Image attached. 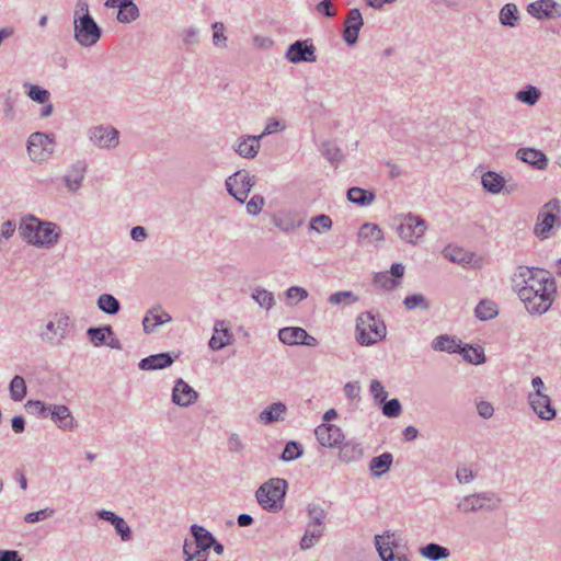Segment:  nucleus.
Returning a JSON list of instances; mask_svg holds the SVG:
<instances>
[{
    "label": "nucleus",
    "instance_id": "f257e3e1",
    "mask_svg": "<svg viewBox=\"0 0 561 561\" xmlns=\"http://www.w3.org/2000/svg\"><path fill=\"white\" fill-rule=\"evenodd\" d=\"M513 282L519 299L530 314L540 316L551 308L557 294V285L549 272L518 266Z\"/></svg>",
    "mask_w": 561,
    "mask_h": 561
},
{
    "label": "nucleus",
    "instance_id": "f03ea898",
    "mask_svg": "<svg viewBox=\"0 0 561 561\" xmlns=\"http://www.w3.org/2000/svg\"><path fill=\"white\" fill-rule=\"evenodd\" d=\"M18 231L23 241L37 248H51L60 238V228L56 224L32 215L21 219Z\"/></svg>",
    "mask_w": 561,
    "mask_h": 561
},
{
    "label": "nucleus",
    "instance_id": "7ed1b4c3",
    "mask_svg": "<svg viewBox=\"0 0 561 561\" xmlns=\"http://www.w3.org/2000/svg\"><path fill=\"white\" fill-rule=\"evenodd\" d=\"M76 323L72 317L65 310L50 313L45 323L39 328L38 337L42 343L51 346H62L72 337Z\"/></svg>",
    "mask_w": 561,
    "mask_h": 561
},
{
    "label": "nucleus",
    "instance_id": "20e7f679",
    "mask_svg": "<svg viewBox=\"0 0 561 561\" xmlns=\"http://www.w3.org/2000/svg\"><path fill=\"white\" fill-rule=\"evenodd\" d=\"M287 488L285 479L272 478L259 486L255 492L256 501L263 510L277 513L284 506Z\"/></svg>",
    "mask_w": 561,
    "mask_h": 561
},
{
    "label": "nucleus",
    "instance_id": "39448f33",
    "mask_svg": "<svg viewBox=\"0 0 561 561\" xmlns=\"http://www.w3.org/2000/svg\"><path fill=\"white\" fill-rule=\"evenodd\" d=\"M387 334L385 322L371 312H363L356 320V341L360 345H373Z\"/></svg>",
    "mask_w": 561,
    "mask_h": 561
},
{
    "label": "nucleus",
    "instance_id": "423d86ee",
    "mask_svg": "<svg viewBox=\"0 0 561 561\" xmlns=\"http://www.w3.org/2000/svg\"><path fill=\"white\" fill-rule=\"evenodd\" d=\"M55 149L56 137L54 134L34 131L26 139V153L33 163H46L53 158Z\"/></svg>",
    "mask_w": 561,
    "mask_h": 561
},
{
    "label": "nucleus",
    "instance_id": "0eeeda50",
    "mask_svg": "<svg viewBox=\"0 0 561 561\" xmlns=\"http://www.w3.org/2000/svg\"><path fill=\"white\" fill-rule=\"evenodd\" d=\"M501 496L493 491H483L462 496L457 503V511L468 514L480 511L493 512L500 508Z\"/></svg>",
    "mask_w": 561,
    "mask_h": 561
},
{
    "label": "nucleus",
    "instance_id": "6e6552de",
    "mask_svg": "<svg viewBox=\"0 0 561 561\" xmlns=\"http://www.w3.org/2000/svg\"><path fill=\"white\" fill-rule=\"evenodd\" d=\"M426 230V221L421 216L412 213L404 215L397 226L399 237L410 244H416L422 239Z\"/></svg>",
    "mask_w": 561,
    "mask_h": 561
},
{
    "label": "nucleus",
    "instance_id": "1a4fd4ad",
    "mask_svg": "<svg viewBox=\"0 0 561 561\" xmlns=\"http://www.w3.org/2000/svg\"><path fill=\"white\" fill-rule=\"evenodd\" d=\"M227 192L234 199L243 204L252 187L255 185V179L247 170H239L228 176L225 181Z\"/></svg>",
    "mask_w": 561,
    "mask_h": 561
},
{
    "label": "nucleus",
    "instance_id": "9d476101",
    "mask_svg": "<svg viewBox=\"0 0 561 561\" xmlns=\"http://www.w3.org/2000/svg\"><path fill=\"white\" fill-rule=\"evenodd\" d=\"M87 137L92 146L102 150H112L119 145V131L112 125L92 126Z\"/></svg>",
    "mask_w": 561,
    "mask_h": 561
},
{
    "label": "nucleus",
    "instance_id": "9b49d317",
    "mask_svg": "<svg viewBox=\"0 0 561 561\" xmlns=\"http://www.w3.org/2000/svg\"><path fill=\"white\" fill-rule=\"evenodd\" d=\"M102 36V28L93 18L73 21V38L82 47H92Z\"/></svg>",
    "mask_w": 561,
    "mask_h": 561
},
{
    "label": "nucleus",
    "instance_id": "f8f14e48",
    "mask_svg": "<svg viewBox=\"0 0 561 561\" xmlns=\"http://www.w3.org/2000/svg\"><path fill=\"white\" fill-rule=\"evenodd\" d=\"M561 213V202L552 198L546 203L539 211L538 224L535 227V233L540 239H547L559 219Z\"/></svg>",
    "mask_w": 561,
    "mask_h": 561
},
{
    "label": "nucleus",
    "instance_id": "ddd939ff",
    "mask_svg": "<svg viewBox=\"0 0 561 561\" xmlns=\"http://www.w3.org/2000/svg\"><path fill=\"white\" fill-rule=\"evenodd\" d=\"M306 214L295 208H282L271 218L272 224L288 234L304 226Z\"/></svg>",
    "mask_w": 561,
    "mask_h": 561
},
{
    "label": "nucleus",
    "instance_id": "4468645a",
    "mask_svg": "<svg viewBox=\"0 0 561 561\" xmlns=\"http://www.w3.org/2000/svg\"><path fill=\"white\" fill-rule=\"evenodd\" d=\"M285 57L291 64L316 62V46L311 39H299L290 44Z\"/></svg>",
    "mask_w": 561,
    "mask_h": 561
},
{
    "label": "nucleus",
    "instance_id": "2eb2a0df",
    "mask_svg": "<svg viewBox=\"0 0 561 561\" xmlns=\"http://www.w3.org/2000/svg\"><path fill=\"white\" fill-rule=\"evenodd\" d=\"M394 535L391 531H385L382 535L374 537V543L381 561H411L407 554L394 553L396 543L391 540Z\"/></svg>",
    "mask_w": 561,
    "mask_h": 561
},
{
    "label": "nucleus",
    "instance_id": "dca6fc26",
    "mask_svg": "<svg viewBox=\"0 0 561 561\" xmlns=\"http://www.w3.org/2000/svg\"><path fill=\"white\" fill-rule=\"evenodd\" d=\"M526 10L529 15L539 21L561 18V3L554 0H537L530 2Z\"/></svg>",
    "mask_w": 561,
    "mask_h": 561
},
{
    "label": "nucleus",
    "instance_id": "f3484780",
    "mask_svg": "<svg viewBox=\"0 0 561 561\" xmlns=\"http://www.w3.org/2000/svg\"><path fill=\"white\" fill-rule=\"evenodd\" d=\"M87 334L95 347L106 345L113 350H122L119 340L108 324L99 328H89Z\"/></svg>",
    "mask_w": 561,
    "mask_h": 561
},
{
    "label": "nucleus",
    "instance_id": "a211bd4d",
    "mask_svg": "<svg viewBox=\"0 0 561 561\" xmlns=\"http://www.w3.org/2000/svg\"><path fill=\"white\" fill-rule=\"evenodd\" d=\"M198 396V392L182 378L174 381L171 400L175 405L181 408L191 407L197 401Z\"/></svg>",
    "mask_w": 561,
    "mask_h": 561
},
{
    "label": "nucleus",
    "instance_id": "6ab92c4d",
    "mask_svg": "<svg viewBox=\"0 0 561 561\" xmlns=\"http://www.w3.org/2000/svg\"><path fill=\"white\" fill-rule=\"evenodd\" d=\"M314 435L319 444L327 448L339 446L344 438L342 430L333 424L318 425L314 430Z\"/></svg>",
    "mask_w": 561,
    "mask_h": 561
},
{
    "label": "nucleus",
    "instance_id": "aec40b11",
    "mask_svg": "<svg viewBox=\"0 0 561 561\" xmlns=\"http://www.w3.org/2000/svg\"><path fill=\"white\" fill-rule=\"evenodd\" d=\"M48 416L61 431L72 432L78 427L70 409L65 404H51Z\"/></svg>",
    "mask_w": 561,
    "mask_h": 561
},
{
    "label": "nucleus",
    "instance_id": "412c9836",
    "mask_svg": "<svg viewBox=\"0 0 561 561\" xmlns=\"http://www.w3.org/2000/svg\"><path fill=\"white\" fill-rule=\"evenodd\" d=\"M528 403L534 413L542 421H551L557 415V410L552 405V400L548 393L539 396H527Z\"/></svg>",
    "mask_w": 561,
    "mask_h": 561
},
{
    "label": "nucleus",
    "instance_id": "4be33fe9",
    "mask_svg": "<svg viewBox=\"0 0 561 561\" xmlns=\"http://www.w3.org/2000/svg\"><path fill=\"white\" fill-rule=\"evenodd\" d=\"M364 25L362 13L358 9H351L344 22L343 39L348 45L357 43L358 33Z\"/></svg>",
    "mask_w": 561,
    "mask_h": 561
},
{
    "label": "nucleus",
    "instance_id": "5701e85b",
    "mask_svg": "<svg viewBox=\"0 0 561 561\" xmlns=\"http://www.w3.org/2000/svg\"><path fill=\"white\" fill-rule=\"evenodd\" d=\"M171 321L172 317L165 312L161 306H154L146 312L142 319L144 331L150 334L154 332L158 327Z\"/></svg>",
    "mask_w": 561,
    "mask_h": 561
},
{
    "label": "nucleus",
    "instance_id": "b1692460",
    "mask_svg": "<svg viewBox=\"0 0 561 561\" xmlns=\"http://www.w3.org/2000/svg\"><path fill=\"white\" fill-rule=\"evenodd\" d=\"M233 148L240 157L253 159L260 151L261 139L259 136H241L237 139Z\"/></svg>",
    "mask_w": 561,
    "mask_h": 561
},
{
    "label": "nucleus",
    "instance_id": "393cba45",
    "mask_svg": "<svg viewBox=\"0 0 561 561\" xmlns=\"http://www.w3.org/2000/svg\"><path fill=\"white\" fill-rule=\"evenodd\" d=\"M96 515L100 519L112 524L123 541H129L131 539V529L123 517L106 510L99 511Z\"/></svg>",
    "mask_w": 561,
    "mask_h": 561
},
{
    "label": "nucleus",
    "instance_id": "a878e982",
    "mask_svg": "<svg viewBox=\"0 0 561 561\" xmlns=\"http://www.w3.org/2000/svg\"><path fill=\"white\" fill-rule=\"evenodd\" d=\"M87 172V163L77 161L70 165L65 175V184L69 192L76 193L80 190Z\"/></svg>",
    "mask_w": 561,
    "mask_h": 561
},
{
    "label": "nucleus",
    "instance_id": "bb28decb",
    "mask_svg": "<svg viewBox=\"0 0 561 561\" xmlns=\"http://www.w3.org/2000/svg\"><path fill=\"white\" fill-rule=\"evenodd\" d=\"M178 356H172L170 353L153 354L142 358L138 367L141 370H157L170 367Z\"/></svg>",
    "mask_w": 561,
    "mask_h": 561
},
{
    "label": "nucleus",
    "instance_id": "cd10ccee",
    "mask_svg": "<svg viewBox=\"0 0 561 561\" xmlns=\"http://www.w3.org/2000/svg\"><path fill=\"white\" fill-rule=\"evenodd\" d=\"M364 456V448L360 443L350 439L340 446L339 460L344 463L359 461Z\"/></svg>",
    "mask_w": 561,
    "mask_h": 561
},
{
    "label": "nucleus",
    "instance_id": "c85d7f7f",
    "mask_svg": "<svg viewBox=\"0 0 561 561\" xmlns=\"http://www.w3.org/2000/svg\"><path fill=\"white\" fill-rule=\"evenodd\" d=\"M516 157L538 170H545L548 165L546 154L538 149L520 148L516 151Z\"/></svg>",
    "mask_w": 561,
    "mask_h": 561
},
{
    "label": "nucleus",
    "instance_id": "c756f323",
    "mask_svg": "<svg viewBox=\"0 0 561 561\" xmlns=\"http://www.w3.org/2000/svg\"><path fill=\"white\" fill-rule=\"evenodd\" d=\"M286 412L287 407L285 403L280 401L274 402L260 412L257 420L261 423L268 425L275 422L283 421L285 419Z\"/></svg>",
    "mask_w": 561,
    "mask_h": 561
},
{
    "label": "nucleus",
    "instance_id": "7c9ffc66",
    "mask_svg": "<svg viewBox=\"0 0 561 561\" xmlns=\"http://www.w3.org/2000/svg\"><path fill=\"white\" fill-rule=\"evenodd\" d=\"M358 240L362 244H375L383 240V232L377 224L366 222L358 230Z\"/></svg>",
    "mask_w": 561,
    "mask_h": 561
},
{
    "label": "nucleus",
    "instance_id": "2f4dec72",
    "mask_svg": "<svg viewBox=\"0 0 561 561\" xmlns=\"http://www.w3.org/2000/svg\"><path fill=\"white\" fill-rule=\"evenodd\" d=\"M499 22L506 27H517L520 22V13L515 3L504 4L499 12Z\"/></svg>",
    "mask_w": 561,
    "mask_h": 561
},
{
    "label": "nucleus",
    "instance_id": "473e14b6",
    "mask_svg": "<svg viewBox=\"0 0 561 561\" xmlns=\"http://www.w3.org/2000/svg\"><path fill=\"white\" fill-rule=\"evenodd\" d=\"M461 341L456 336L442 334L432 342V348L437 352H447L449 354L459 353Z\"/></svg>",
    "mask_w": 561,
    "mask_h": 561
},
{
    "label": "nucleus",
    "instance_id": "72a5a7b5",
    "mask_svg": "<svg viewBox=\"0 0 561 561\" xmlns=\"http://www.w3.org/2000/svg\"><path fill=\"white\" fill-rule=\"evenodd\" d=\"M419 553L422 558L430 561H440L450 557V551L448 548L435 542H430L420 547Z\"/></svg>",
    "mask_w": 561,
    "mask_h": 561
},
{
    "label": "nucleus",
    "instance_id": "f704fd0d",
    "mask_svg": "<svg viewBox=\"0 0 561 561\" xmlns=\"http://www.w3.org/2000/svg\"><path fill=\"white\" fill-rule=\"evenodd\" d=\"M482 187L491 194H500L505 187V179L495 171H486L481 176Z\"/></svg>",
    "mask_w": 561,
    "mask_h": 561
},
{
    "label": "nucleus",
    "instance_id": "c9c22d12",
    "mask_svg": "<svg viewBox=\"0 0 561 561\" xmlns=\"http://www.w3.org/2000/svg\"><path fill=\"white\" fill-rule=\"evenodd\" d=\"M222 325L224 322H219L214 328V333L208 342V346L213 351H219L232 343L233 335L229 329H219L218 325Z\"/></svg>",
    "mask_w": 561,
    "mask_h": 561
},
{
    "label": "nucleus",
    "instance_id": "e433bc0d",
    "mask_svg": "<svg viewBox=\"0 0 561 561\" xmlns=\"http://www.w3.org/2000/svg\"><path fill=\"white\" fill-rule=\"evenodd\" d=\"M190 530L196 548H201L202 550H209L211 548V545L215 542V537L210 531L196 524L192 525Z\"/></svg>",
    "mask_w": 561,
    "mask_h": 561
},
{
    "label": "nucleus",
    "instance_id": "4c0bfd02",
    "mask_svg": "<svg viewBox=\"0 0 561 561\" xmlns=\"http://www.w3.org/2000/svg\"><path fill=\"white\" fill-rule=\"evenodd\" d=\"M443 255L453 263L466 266L472 262L473 254L459 247L447 245L443 250Z\"/></svg>",
    "mask_w": 561,
    "mask_h": 561
},
{
    "label": "nucleus",
    "instance_id": "58836bf2",
    "mask_svg": "<svg viewBox=\"0 0 561 561\" xmlns=\"http://www.w3.org/2000/svg\"><path fill=\"white\" fill-rule=\"evenodd\" d=\"M392 461V455L390 453H383L371 458L369 461V470L374 477L379 478L390 469Z\"/></svg>",
    "mask_w": 561,
    "mask_h": 561
},
{
    "label": "nucleus",
    "instance_id": "ea45409f",
    "mask_svg": "<svg viewBox=\"0 0 561 561\" xmlns=\"http://www.w3.org/2000/svg\"><path fill=\"white\" fill-rule=\"evenodd\" d=\"M302 336H306V330L300 327H286L278 331V339L286 345H300Z\"/></svg>",
    "mask_w": 561,
    "mask_h": 561
},
{
    "label": "nucleus",
    "instance_id": "a19ab883",
    "mask_svg": "<svg viewBox=\"0 0 561 561\" xmlns=\"http://www.w3.org/2000/svg\"><path fill=\"white\" fill-rule=\"evenodd\" d=\"M376 198V195L371 191H367L357 186L347 190V199L358 206H368Z\"/></svg>",
    "mask_w": 561,
    "mask_h": 561
},
{
    "label": "nucleus",
    "instance_id": "79ce46f5",
    "mask_svg": "<svg viewBox=\"0 0 561 561\" xmlns=\"http://www.w3.org/2000/svg\"><path fill=\"white\" fill-rule=\"evenodd\" d=\"M459 354H461L466 362L472 365H480L486 360L484 351L481 346H472L470 344L461 345Z\"/></svg>",
    "mask_w": 561,
    "mask_h": 561
},
{
    "label": "nucleus",
    "instance_id": "37998d69",
    "mask_svg": "<svg viewBox=\"0 0 561 561\" xmlns=\"http://www.w3.org/2000/svg\"><path fill=\"white\" fill-rule=\"evenodd\" d=\"M96 305L102 312L110 316L117 314L121 310V302L111 294H101Z\"/></svg>",
    "mask_w": 561,
    "mask_h": 561
},
{
    "label": "nucleus",
    "instance_id": "c03bdc74",
    "mask_svg": "<svg viewBox=\"0 0 561 561\" xmlns=\"http://www.w3.org/2000/svg\"><path fill=\"white\" fill-rule=\"evenodd\" d=\"M322 534L323 527L308 524L305 535L300 540L301 550H308L312 548L316 545V542H318V540L321 538Z\"/></svg>",
    "mask_w": 561,
    "mask_h": 561
},
{
    "label": "nucleus",
    "instance_id": "a18cd8bd",
    "mask_svg": "<svg viewBox=\"0 0 561 561\" xmlns=\"http://www.w3.org/2000/svg\"><path fill=\"white\" fill-rule=\"evenodd\" d=\"M251 297L261 308L265 310H271L275 305L274 294L265 288H254Z\"/></svg>",
    "mask_w": 561,
    "mask_h": 561
},
{
    "label": "nucleus",
    "instance_id": "49530a36",
    "mask_svg": "<svg viewBox=\"0 0 561 561\" xmlns=\"http://www.w3.org/2000/svg\"><path fill=\"white\" fill-rule=\"evenodd\" d=\"M139 9L134 2V0H128L125 5L119 8L116 19L119 23L127 24L136 21L139 18Z\"/></svg>",
    "mask_w": 561,
    "mask_h": 561
},
{
    "label": "nucleus",
    "instance_id": "de8ad7c7",
    "mask_svg": "<svg viewBox=\"0 0 561 561\" xmlns=\"http://www.w3.org/2000/svg\"><path fill=\"white\" fill-rule=\"evenodd\" d=\"M333 227V221L330 216L320 214L313 216L309 221V230L319 234L329 232Z\"/></svg>",
    "mask_w": 561,
    "mask_h": 561
},
{
    "label": "nucleus",
    "instance_id": "09e8293b",
    "mask_svg": "<svg viewBox=\"0 0 561 561\" xmlns=\"http://www.w3.org/2000/svg\"><path fill=\"white\" fill-rule=\"evenodd\" d=\"M23 87L26 89V95L36 103H47L50 100V92L37 84L24 82Z\"/></svg>",
    "mask_w": 561,
    "mask_h": 561
},
{
    "label": "nucleus",
    "instance_id": "8fccbe9b",
    "mask_svg": "<svg viewBox=\"0 0 561 561\" xmlns=\"http://www.w3.org/2000/svg\"><path fill=\"white\" fill-rule=\"evenodd\" d=\"M10 397L13 401H22L26 397V383L22 376H14L9 385Z\"/></svg>",
    "mask_w": 561,
    "mask_h": 561
},
{
    "label": "nucleus",
    "instance_id": "3c124183",
    "mask_svg": "<svg viewBox=\"0 0 561 561\" xmlns=\"http://www.w3.org/2000/svg\"><path fill=\"white\" fill-rule=\"evenodd\" d=\"M476 317L480 319L481 321L491 320L497 314V307L496 305L491 300H481L476 309Z\"/></svg>",
    "mask_w": 561,
    "mask_h": 561
},
{
    "label": "nucleus",
    "instance_id": "603ef678",
    "mask_svg": "<svg viewBox=\"0 0 561 561\" xmlns=\"http://www.w3.org/2000/svg\"><path fill=\"white\" fill-rule=\"evenodd\" d=\"M403 305L407 310L422 309L428 310L431 308L430 301L423 294H413L404 298Z\"/></svg>",
    "mask_w": 561,
    "mask_h": 561
},
{
    "label": "nucleus",
    "instance_id": "864d4df0",
    "mask_svg": "<svg viewBox=\"0 0 561 561\" xmlns=\"http://www.w3.org/2000/svg\"><path fill=\"white\" fill-rule=\"evenodd\" d=\"M540 98V91L534 85H527L524 90L516 93V99L529 106L535 105Z\"/></svg>",
    "mask_w": 561,
    "mask_h": 561
},
{
    "label": "nucleus",
    "instance_id": "5fc2aeb1",
    "mask_svg": "<svg viewBox=\"0 0 561 561\" xmlns=\"http://www.w3.org/2000/svg\"><path fill=\"white\" fill-rule=\"evenodd\" d=\"M374 283L387 291L396 289L401 284V282L393 278L388 271L377 273L374 277Z\"/></svg>",
    "mask_w": 561,
    "mask_h": 561
},
{
    "label": "nucleus",
    "instance_id": "6e6d98bb",
    "mask_svg": "<svg viewBox=\"0 0 561 561\" xmlns=\"http://www.w3.org/2000/svg\"><path fill=\"white\" fill-rule=\"evenodd\" d=\"M51 404H45L39 400H28L25 404V409L30 414L37 417H48Z\"/></svg>",
    "mask_w": 561,
    "mask_h": 561
},
{
    "label": "nucleus",
    "instance_id": "4d7b16f0",
    "mask_svg": "<svg viewBox=\"0 0 561 561\" xmlns=\"http://www.w3.org/2000/svg\"><path fill=\"white\" fill-rule=\"evenodd\" d=\"M304 454V448L301 444L290 440L286 444L282 455L280 459L284 461H293L301 457Z\"/></svg>",
    "mask_w": 561,
    "mask_h": 561
},
{
    "label": "nucleus",
    "instance_id": "13d9d810",
    "mask_svg": "<svg viewBox=\"0 0 561 561\" xmlns=\"http://www.w3.org/2000/svg\"><path fill=\"white\" fill-rule=\"evenodd\" d=\"M357 300V296L350 290L337 291L328 297L330 305H352Z\"/></svg>",
    "mask_w": 561,
    "mask_h": 561
},
{
    "label": "nucleus",
    "instance_id": "bf43d9fd",
    "mask_svg": "<svg viewBox=\"0 0 561 561\" xmlns=\"http://www.w3.org/2000/svg\"><path fill=\"white\" fill-rule=\"evenodd\" d=\"M322 154L332 163L343 159L341 149L333 141H325L321 146Z\"/></svg>",
    "mask_w": 561,
    "mask_h": 561
},
{
    "label": "nucleus",
    "instance_id": "052dcab7",
    "mask_svg": "<svg viewBox=\"0 0 561 561\" xmlns=\"http://www.w3.org/2000/svg\"><path fill=\"white\" fill-rule=\"evenodd\" d=\"M55 513H56L55 508L45 507L43 510H39L36 512H30V513L25 514L23 519L26 524H35V523L45 520L47 518H50Z\"/></svg>",
    "mask_w": 561,
    "mask_h": 561
},
{
    "label": "nucleus",
    "instance_id": "680f3d73",
    "mask_svg": "<svg viewBox=\"0 0 561 561\" xmlns=\"http://www.w3.org/2000/svg\"><path fill=\"white\" fill-rule=\"evenodd\" d=\"M2 118L8 122L12 123L16 118V110H15V101L12 99L11 95H7L2 101Z\"/></svg>",
    "mask_w": 561,
    "mask_h": 561
},
{
    "label": "nucleus",
    "instance_id": "e2e57ef3",
    "mask_svg": "<svg viewBox=\"0 0 561 561\" xmlns=\"http://www.w3.org/2000/svg\"><path fill=\"white\" fill-rule=\"evenodd\" d=\"M307 511H308V515L310 517V520L308 524L322 527L323 522L325 519L324 510L317 504H309Z\"/></svg>",
    "mask_w": 561,
    "mask_h": 561
},
{
    "label": "nucleus",
    "instance_id": "0e129e2a",
    "mask_svg": "<svg viewBox=\"0 0 561 561\" xmlns=\"http://www.w3.org/2000/svg\"><path fill=\"white\" fill-rule=\"evenodd\" d=\"M286 128V124L284 121H279L275 117H270L266 122L264 130L257 135L260 139L262 140L264 137L282 131Z\"/></svg>",
    "mask_w": 561,
    "mask_h": 561
},
{
    "label": "nucleus",
    "instance_id": "69168bd1",
    "mask_svg": "<svg viewBox=\"0 0 561 561\" xmlns=\"http://www.w3.org/2000/svg\"><path fill=\"white\" fill-rule=\"evenodd\" d=\"M402 407L398 399L385 400L382 405V413L388 417H398L401 414Z\"/></svg>",
    "mask_w": 561,
    "mask_h": 561
},
{
    "label": "nucleus",
    "instance_id": "338daca9",
    "mask_svg": "<svg viewBox=\"0 0 561 561\" xmlns=\"http://www.w3.org/2000/svg\"><path fill=\"white\" fill-rule=\"evenodd\" d=\"M265 205V198L262 195H253L247 203V211L251 216H257Z\"/></svg>",
    "mask_w": 561,
    "mask_h": 561
},
{
    "label": "nucleus",
    "instance_id": "774afa93",
    "mask_svg": "<svg viewBox=\"0 0 561 561\" xmlns=\"http://www.w3.org/2000/svg\"><path fill=\"white\" fill-rule=\"evenodd\" d=\"M213 28V43L215 46H226L227 36L225 35L226 27L222 22H215Z\"/></svg>",
    "mask_w": 561,
    "mask_h": 561
}]
</instances>
